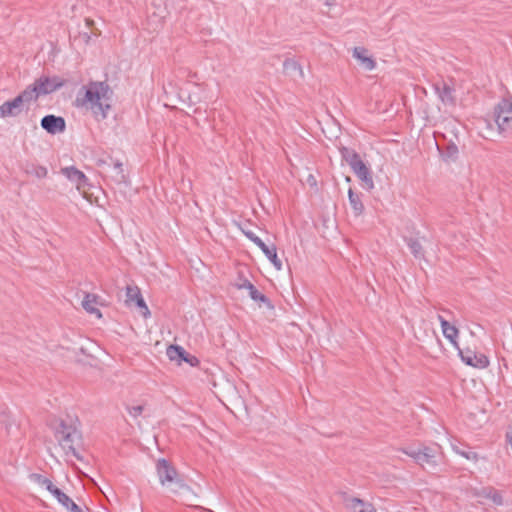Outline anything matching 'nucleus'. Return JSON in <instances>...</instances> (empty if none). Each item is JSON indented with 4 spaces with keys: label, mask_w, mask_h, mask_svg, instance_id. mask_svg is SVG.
Wrapping results in <instances>:
<instances>
[{
    "label": "nucleus",
    "mask_w": 512,
    "mask_h": 512,
    "mask_svg": "<svg viewBox=\"0 0 512 512\" xmlns=\"http://www.w3.org/2000/svg\"><path fill=\"white\" fill-rule=\"evenodd\" d=\"M450 445H451L452 450L456 454L464 457L465 459L470 460V461H474V462H476L478 460L477 453L472 451L470 447H468V446H466V445H464V444H462V443H460V442H458L456 440H452L450 442Z\"/></svg>",
    "instance_id": "nucleus-19"
},
{
    "label": "nucleus",
    "mask_w": 512,
    "mask_h": 512,
    "mask_svg": "<svg viewBox=\"0 0 512 512\" xmlns=\"http://www.w3.org/2000/svg\"><path fill=\"white\" fill-rule=\"evenodd\" d=\"M135 304L142 310V314L145 318H147L148 316H150V311L143 299V297H139L138 299H136L135 301Z\"/></svg>",
    "instance_id": "nucleus-32"
},
{
    "label": "nucleus",
    "mask_w": 512,
    "mask_h": 512,
    "mask_svg": "<svg viewBox=\"0 0 512 512\" xmlns=\"http://www.w3.org/2000/svg\"><path fill=\"white\" fill-rule=\"evenodd\" d=\"M348 199L354 214L356 216L361 215L364 211V205L361 201L360 196L354 193V191L351 188L348 190Z\"/></svg>",
    "instance_id": "nucleus-23"
},
{
    "label": "nucleus",
    "mask_w": 512,
    "mask_h": 512,
    "mask_svg": "<svg viewBox=\"0 0 512 512\" xmlns=\"http://www.w3.org/2000/svg\"><path fill=\"white\" fill-rule=\"evenodd\" d=\"M181 360L189 363L191 366H196L199 362L195 356H191L187 352L186 355L182 356Z\"/></svg>",
    "instance_id": "nucleus-35"
},
{
    "label": "nucleus",
    "mask_w": 512,
    "mask_h": 512,
    "mask_svg": "<svg viewBox=\"0 0 512 512\" xmlns=\"http://www.w3.org/2000/svg\"><path fill=\"white\" fill-rule=\"evenodd\" d=\"M25 172L29 175H32L38 179H43L47 176L48 170L45 166L30 163L25 167Z\"/></svg>",
    "instance_id": "nucleus-25"
},
{
    "label": "nucleus",
    "mask_w": 512,
    "mask_h": 512,
    "mask_svg": "<svg viewBox=\"0 0 512 512\" xmlns=\"http://www.w3.org/2000/svg\"><path fill=\"white\" fill-rule=\"evenodd\" d=\"M458 153V148L456 145H451L448 147V155L450 157H455Z\"/></svg>",
    "instance_id": "nucleus-36"
},
{
    "label": "nucleus",
    "mask_w": 512,
    "mask_h": 512,
    "mask_svg": "<svg viewBox=\"0 0 512 512\" xmlns=\"http://www.w3.org/2000/svg\"><path fill=\"white\" fill-rule=\"evenodd\" d=\"M283 69L286 74L291 76H298L299 78H303L304 73L300 66V64L294 59H286L283 63Z\"/></svg>",
    "instance_id": "nucleus-22"
},
{
    "label": "nucleus",
    "mask_w": 512,
    "mask_h": 512,
    "mask_svg": "<svg viewBox=\"0 0 512 512\" xmlns=\"http://www.w3.org/2000/svg\"><path fill=\"white\" fill-rule=\"evenodd\" d=\"M437 319L440 322L443 336L456 348H458L457 338L459 330L455 325H451L441 314L437 315Z\"/></svg>",
    "instance_id": "nucleus-15"
},
{
    "label": "nucleus",
    "mask_w": 512,
    "mask_h": 512,
    "mask_svg": "<svg viewBox=\"0 0 512 512\" xmlns=\"http://www.w3.org/2000/svg\"><path fill=\"white\" fill-rule=\"evenodd\" d=\"M26 108L21 103L20 98L17 96L11 100L5 101L0 105V117L10 118L19 116Z\"/></svg>",
    "instance_id": "nucleus-11"
},
{
    "label": "nucleus",
    "mask_w": 512,
    "mask_h": 512,
    "mask_svg": "<svg viewBox=\"0 0 512 512\" xmlns=\"http://www.w3.org/2000/svg\"><path fill=\"white\" fill-rule=\"evenodd\" d=\"M440 310L444 313V315H447V314L451 315L452 314V312L450 310L446 309V308H441Z\"/></svg>",
    "instance_id": "nucleus-38"
},
{
    "label": "nucleus",
    "mask_w": 512,
    "mask_h": 512,
    "mask_svg": "<svg viewBox=\"0 0 512 512\" xmlns=\"http://www.w3.org/2000/svg\"><path fill=\"white\" fill-rule=\"evenodd\" d=\"M335 3H336V0H324V4L329 7L335 5Z\"/></svg>",
    "instance_id": "nucleus-37"
},
{
    "label": "nucleus",
    "mask_w": 512,
    "mask_h": 512,
    "mask_svg": "<svg viewBox=\"0 0 512 512\" xmlns=\"http://www.w3.org/2000/svg\"><path fill=\"white\" fill-rule=\"evenodd\" d=\"M41 127L49 134L55 135L65 131V119L53 114L46 115L41 119Z\"/></svg>",
    "instance_id": "nucleus-10"
},
{
    "label": "nucleus",
    "mask_w": 512,
    "mask_h": 512,
    "mask_svg": "<svg viewBox=\"0 0 512 512\" xmlns=\"http://www.w3.org/2000/svg\"><path fill=\"white\" fill-rule=\"evenodd\" d=\"M353 57L358 61L361 68L366 71H372L376 67L375 60L368 55V50L364 47H355Z\"/></svg>",
    "instance_id": "nucleus-14"
},
{
    "label": "nucleus",
    "mask_w": 512,
    "mask_h": 512,
    "mask_svg": "<svg viewBox=\"0 0 512 512\" xmlns=\"http://www.w3.org/2000/svg\"><path fill=\"white\" fill-rule=\"evenodd\" d=\"M55 437L66 455L71 454L80 459L75 448V444L80 440V433L73 425H68L61 421L55 430Z\"/></svg>",
    "instance_id": "nucleus-2"
},
{
    "label": "nucleus",
    "mask_w": 512,
    "mask_h": 512,
    "mask_svg": "<svg viewBox=\"0 0 512 512\" xmlns=\"http://www.w3.org/2000/svg\"><path fill=\"white\" fill-rule=\"evenodd\" d=\"M254 285L247 279H243L241 280V282L237 283L236 284V287L238 289H246L248 290V292L250 291V289L253 287Z\"/></svg>",
    "instance_id": "nucleus-34"
},
{
    "label": "nucleus",
    "mask_w": 512,
    "mask_h": 512,
    "mask_svg": "<svg viewBox=\"0 0 512 512\" xmlns=\"http://www.w3.org/2000/svg\"><path fill=\"white\" fill-rule=\"evenodd\" d=\"M494 118L501 133L512 131V98H504L497 104Z\"/></svg>",
    "instance_id": "nucleus-4"
},
{
    "label": "nucleus",
    "mask_w": 512,
    "mask_h": 512,
    "mask_svg": "<svg viewBox=\"0 0 512 512\" xmlns=\"http://www.w3.org/2000/svg\"><path fill=\"white\" fill-rule=\"evenodd\" d=\"M95 296L91 294H86L82 301L83 308L90 314H96L98 317H101V312L95 306Z\"/></svg>",
    "instance_id": "nucleus-26"
},
{
    "label": "nucleus",
    "mask_w": 512,
    "mask_h": 512,
    "mask_svg": "<svg viewBox=\"0 0 512 512\" xmlns=\"http://www.w3.org/2000/svg\"><path fill=\"white\" fill-rule=\"evenodd\" d=\"M401 452L411 457L417 464L422 467L436 468L437 466V449L428 446L415 448H402Z\"/></svg>",
    "instance_id": "nucleus-3"
},
{
    "label": "nucleus",
    "mask_w": 512,
    "mask_h": 512,
    "mask_svg": "<svg viewBox=\"0 0 512 512\" xmlns=\"http://www.w3.org/2000/svg\"><path fill=\"white\" fill-rule=\"evenodd\" d=\"M61 173L74 183L77 188L85 186L88 182L86 175L74 166L62 168Z\"/></svg>",
    "instance_id": "nucleus-16"
},
{
    "label": "nucleus",
    "mask_w": 512,
    "mask_h": 512,
    "mask_svg": "<svg viewBox=\"0 0 512 512\" xmlns=\"http://www.w3.org/2000/svg\"><path fill=\"white\" fill-rule=\"evenodd\" d=\"M340 154L342 159L345 160L350 167H353L355 164L361 161L359 154L353 149L341 147Z\"/></svg>",
    "instance_id": "nucleus-24"
},
{
    "label": "nucleus",
    "mask_w": 512,
    "mask_h": 512,
    "mask_svg": "<svg viewBox=\"0 0 512 512\" xmlns=\"http://www.w3.org/2000/svg\"><path fill=\"white\" fill-rule=\"evenodd\" d=\"M157 474L162 485L166 483L175 482L180 488L185 487V484L177 479L176 469L170 465L165 459H159L156 464Z\"/></svg>",
    "instance_id": "nucleus-6"
},
{
    "label": "nucleus",
    "mask_w": 512,
    "mask_h": 512,
    "mask_svg": "<svg viewBox=\"0 0 512 512\" xmlns=\"http://www.w3.org/2000/svg\"><path fill=\"white\" fill-rule=\"evenodd\" d=\"M245 236L251 240L261 251L265 254L268 260L273 264L276 270L280 271L282 269V262L277 256V250L275 245L268 246L259 238L254 232L250 230H243Z\"/></svg>",
    "instance_id": "nucleus-5"
},
{
    "label": "nucleus",
    "mask_w": 512,
    "mask_h": 512,
    "mask_svg": "<svg viewBox=\"0 0 512 512\" xmlns=\"http://www.w3.org/2000/svg\"><path fill=\"white\" fill-rule=\"evenodd\" d=\"M143 410H144L143 406L137 405V406L130 407L128 411L132 417L136 418L142 414Z\"/></svg>",
    "instance_id": "nucleus-33"
},
{
    "label": "nucleus",
    "mask_w": 512,
    "mask_h": 512,
    "mask_svg": "<svg viewBox=\"0 0 512 512\" xmlns=\"http://www.w3.org/2000/svg\"><path fill=\"white\" fill-rule=\"evenodd\" d=\"M37 93L40 96L50 94L64 86V81L57 76H41L33 82Z\"/></svg>",
    "instance_id": "nucleus-7"
},
{
    "label": "nucleus",
    "mask_w": 512,
    "mask_h": 512,
    "mask_svg": "<svg viewBox=\"0 0 512 512\" xmlns=\"http://www.w3.org/2000/svg\"><path fill=\"white\" fill-rule=\"evenodd\" d=\"M113 170L115 172L114 179L116 182L121 183V182L125 181L123 164L120 161H116L113 164Z\"/></svg>",
    "instance_id": "nucleus-30"
},
{
    "label": "nucleus",
    "mask_w": 512,
    "mask_h": 512,
    "mask_svg": "<svg viewBox=\"0 0 512 512\" xmlns=\"http://www.w3.org/2000/svg\"><path fill=\"white\" fill-rule=\"evenodd\" d=\"M440 310L444 313V315H447V314L451 315L452 314V312L450 310L446 309V308H441Z\"/></svg>",
    "instance_id": "nucleus-39"
},
{
    "label": "nucleus",
    "mask_w": 512,
    "mask_h": 512,
    "mask_svg": "<svg viewBox=\"0 0 512 512\" xmlns=\"http://www.w3.org/2000/svg\"><path fill=\"white\" fill-rule=\"evenodd\" d=\"M475 495L479 498H485L491 500L492 503L496 506L504 505V496L503 492L495 489L494 487L487 486L482 487L481 489L475 492Z\"/></svg>",
    "instance_id": "nucleus-13"
},
{
    "label": "nucleus",
    "mask_w": 512,
    "mask_h": 512,
    "mask_svg": "<svg viewBox=\"0 0 512 512\" xmlns=\"http://www.w3.org/2000/svg\"><path fill=\"white\" fill-rule=\"evenodd\" d=\"M167 355L171 360H181L182 356L186 355V351L180 346H169Z\"/></svg>",
    "instance_id": "nucleus-29"
},
{
    "label": "nucleus",
    "mask_w": 512,
    "mask_h": 512,
    "mask_svg": "<svg viewBox=\"0 0 512 512\" xmlns=\"http://www.w3.org/2000/svg\"><path fill=\"white\" fill-rule=\"evenodd\" d=\"M83 97L78 96V106L90 110L97 120L107 118L111 109L113 91L106 82L91 81L82 88Z\"/></svg>",
    "instance_id": "nucleus-1"
},
{
    "label": "nucleus",
    "mask_w": 512,
    "mask_h": 512,
    "mask_svg": "<svg viewBox=\"0 0 512 512\" xmlns=\"http://www.w3.org/2000/svg\"><path fill=\"white\" fill-rule=\"evenodd\" d=\"M458 354L466 365L477 369H485L489 366V359L484 354H476L471 350H461L459 347Z\"/></svg>",
    "instance_id": "nucleus-8"
},
{
    "label": "nucleus",
    "mask_w": 512,
    "mask_h": 512,
    "mask_svg": "<svg viewBox=\"0 0 512 512\" xmlns=\"http://www.w3.org/2000/svg\"><path fill=\"white\" fill-rule=\"evenodd\" d=\"M57 501L68 511V512H86L83 508L77 505L68 495L62 492L59 488L53 490L52 494Z\"/></svg>",
    "instance_id": "nucleus-18"
},
{
    "label": "nucleus",
    "mask_w": 512,
    "mask_h": 512,
    "mask_svg": "<svg viewBox=\"0 0 512 512\" xmlns=\"http://www.w3.org/2000/svg\"><path fill=\"white\" fill-rule=\"evenodd\" d=\"M406 243L411 251V253L416 257V258H421L423 256V253H422V246L420 244V242L416 239H413V238H409L406 240Z\"/></svg>",
    "instance_id": "nucleus-27"
},
{
    "label": "nucleus",
    "mask_w": 512,
    "mask_h": 512,
    "mask_svg": "<svg viewBox=\"0 0 512 512\" xmlns=\"http://www.w3.org/2000/svg\"><path fill=\"white\" fill-rule=\"evenodd\" d=\"M352 171L355 175L363 182L364 187L367 190H371L374 188L373 178L368 166L361 160L353 167H351Z\"/></svg>",
    "instance_id": "nucleus-12"
},
{
    "label": "nucleus",
    "mask_w": 512,
    "mask_h": 512,
    "mask_svg": "<svg viewBox=\"0 0 512 512\" xmlns=\"http://www.w3.org/2000/svg\"><path fill=\"white\" fill-rule=\"evenodd\" d=\"M249 296L256 302L264 303L266 306L271 307L270 300L261 292H259L255 286H253L249 291Z\"/></svg>",
    "instance_id": "nucleus-28"
},
{
    "label": "nucleus",
    "mask_w": 512,
    "mask_h": 512,
    "mask_svg": "<svg viewBox=\"0 0 512 512\" xmlns=\"http://www.w3.org/2000/svg\"><path fill=\"white\" fill-rule=\"evenodd\" d=\"M17 97L20 98L21 103L26 108V110H28L30 104L35 102L39 98V95L32 83L31 85L27 86L26 89H24L21 93H19Z\"/></svg>",
    "instance_id": "nucleus-20"
},
{
    "label": "nucleus",
    "mask_w": 512,
    "mask_h": 512,
    "mask_svg": "<svg viewBox=\"0 0 512 512\" xmlns=\"http://www.w3.org/2000/svg\"><path fill=\"white\" fill-rule=\"evenodd\" d=\"M29 479L31 482L37 484L38 486L45 488L51 494H53V490H56L57 487L52 483V481L45 476L38 473H31L29 475Z\"/></svg>",
    "instance_id": "nucleus-21"
},
{
    "label": "nucleus",
    "mask_w": 512,
    "mask_h": 512,
    "mask_svg": "<svg viewBox=\"0 0 512 512\" xmlns=\"http://www.w3.org/2000/svg\"><path fill=\"white\" fill-rule=\"evenodd\" d=\"M126 297H127V301L134 302L139 297H142V295L137 286H127L126 287Z\"/></svg>",
    "instance_id": "nucleus-31"
},
{
    "label": "nucleus",
    "mask_w": 512,
    "mask_h": 512,
    "mask_svg": "<svg viewBox=\"0 0 512 512\" xmlns=\"http://www.w3.org/2000/svg\"><path fill=\"white\" fill-rule=\"evenodd\" d=\"M433 88L444 105L454 106L456 104L455 89L450 84L442 80L435 82Z\"/></svg>",
    "instance_id": "nucleus-9"
},
{
    "label": "nucleus",
    "mask_w": 512,
    "mask_h": 512,
    "mask_svg": "<svg viewBox=\"0 0 512 512\" xmlns=\"http://www.w3.org/2000/svg\"><path fill=\"white\" fill-rule=\"evenodd\" d=\"M344 503L352 512H376L372 504L364 502L360 498L345 497Z\"/></svg>",
    "instance_id": "nucleus-17"
}]
</instances>
